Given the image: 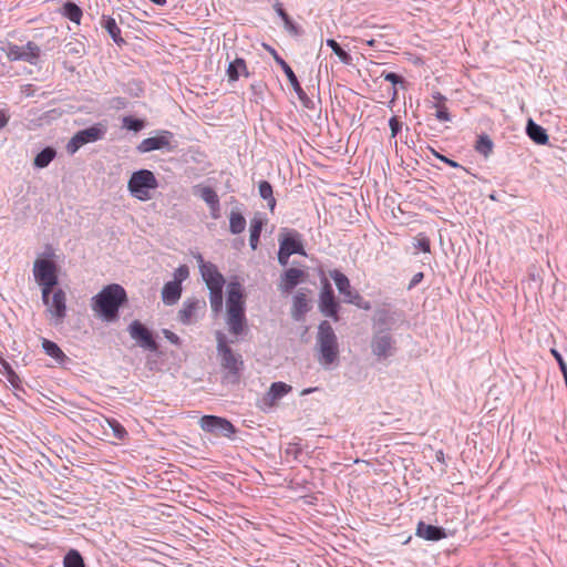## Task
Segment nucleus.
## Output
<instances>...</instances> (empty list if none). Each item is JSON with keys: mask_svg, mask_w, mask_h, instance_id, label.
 I'll use <instances>...</instances> for the list:
<instances>
[{"mask_svg": "<svg viewBox=\"0 0 567 567\" xmlns=\"http://www.w3.org/2000/svg\"><path fill=\"white\" fill-rule=\"evenodd\" d=\"M126 301L125 289L117 284H112L92 298V309L104 321L113 322L118 318V310Z\"/></svg>", "mask_w": 567, "mask_h": 567, "instance_id": "1", "label": "nucleus"}, {"mask_svg": "<svg viewBox=\"0 0 567 567\" xmlns=\"http://www.w3.org/2000/svg\"><path fill=\"white\" fill-rule=\"evenodd\" d=\"M226 306L229 332L239 336L246 328L244 295L239 282L233 281L228 285Z\"/></svg>", "mask_w": 567, "mask_h": 567, "instance_id": "2", "label": "nucleus"}, {"mask_svg": "<svg viewBox=\"0 0 567 567\" xmlns=\"http://www.w3.org/2000/svg\"><path fill=\"white\" fill-rule=\"evenodd\" d=\"M199 262L200 275L209 290L210 308L215 313H218L223 309L225 278L214 264L204 261L202 256H199Z\"/></svg>", "mask_w": 567, "mask_h": 567, "instance_id": "3", "label": "nucleus"}, {"mask_svg": "<svg viewBox=\"0 0 567 567\" xmlns=\"http://www.w3.org/2000/svg\"><path fill=\"white\" fill-rule=\"evenodd\" d=\"M33 277L41 287L42 301L49 305V296L59 282L56 264L47 258H37L33 262Z\"/></svg>", "mask_w": 567, "mask_h": 567, "instance_id": "4", "label": "nucleus"}, {"mask_svg": "<svg viewBox=\"0 0 567 567\" xmlns=\"http://www.w3.org/2000/svg\"><path fill=\"white\" fill-rule=\"evenodd\" d=\"M217 351L220 355V364L227 370L224 375V381L227 383L236 384L239 382L240 372L244 368V361L241 355L235 353L230 347L227 346L225 336L221 332H217Z\"/></svg>", "mask_w": 567, "mask_h": 567, "instance_id": "5", "label": "nucleus"}, {"mask_svg": "<svg viewBox=\"0 0 567 567\" xmlns=\"http://www.w3.org/2000/svg\"><path fill=\"white\" fill-rule=\"evenodd\" d=\"M317 344L319 347L320 364L329 368L338 359L339 344L334 330L328 321H322L318 327Z\"/></svg>", "mask_w": 567, "mask_h": 567, "instance_id": "6", "label": "nucleus"}, {"mask_svg": "<svg viewBox=\"0 0 567 567\" xmlns=\"http://www.w3.org/2000/svg\"><path fill=\"white\" fill-rule=\"evenodd\" d=\"M157 188V178L152 171L146 168L133 172L127 182V189L130 194L141 202L151 200L153 193Z\"/></svg>", "mask_w": 567, "mask_h": 567, "instance_id": "7", "label": "nucleus"}, {"mask_svg": "<svg viewBox=\"0 0 567 567\" xmlns=\"http://www.w3.org/2000/svg\"><path fill=\"white\" fill-rule=\"evenodd\" d=\"M0 51H2L8 61L10 62H25L31 65H37L42 55V50L33 41H28L25 44L19 45L13 42L0 43Z\"/></svg>", "mask_w": 567, "mask_h": 567, "instance_id": "8", "label": "nucleus"}, {"mask_svg": "<svg viewBox=\"0 0 567 567\" xmlns=\"http://www.w3.org/2000/svg\"><path fill=\"white\" fill-rule=\"evenodd\" d=\"M330 277L333 279L338 291L343 296L344 302L354 305L363 310L371 309L370 302L364 300L359 292L352 290L350 280L344 274L334 269L330 271Z\"/></svg>", "mask_w": 567, "mask_h": 567, "instance_id": "9", "label": "nucleus"}, {"mask_svg": "<svg viewBox=\"0 0 567 567\" xmlns=\"http://www.w3.org/2000/svg\"><path fill=\"white\" fill-rule=\"evenodd\" d=\"M104 135L105 128L102 127L100 124L81 130L78 133H75L74 136L69 141L66 145V151L70 154H74L83 145L102 140Z\"/></svg>", "mask_w": 567, "mask_h": 567, "instance_id": "10", "label": "nucleus"}, {"mask_svg": "<svg viewBox=\"0 0 567 567\" xmlns=\"http://www.w3.org/2000/svg\"><path fill=\"white\" fill-rule=\"evenodd\" d=\"M206 311V301L204 298H187L178 311V320L183 324H192L204 316Z\"/></svg>", "mask_w": 567, "mask_h": 567, "instance_id": "11", "label": "nucleus"}, {"mask_svg": "<svg viewBox=\"0 0 567 567\" xmlns=\"http://www.w3.org/2000/svg\"><path fill=\"white\" fill-rule=\"evenodd\" d=\"M174 135L169 131H159L157 135L144 138L137 146L140 153L165 150L172 152L176 145L173 143Z\"/></svg>", "mask_w": 567, "mask_h": 567, "instance_id": "12", "label": "nucleus"}, {"mask_svg": "<svg viewBox=\"0 0 567 567\" xmlns=\"http://www.w3.org/2000/svg\"><path fill=\"white\" fill-rule=\"evenodd\" d=\"M371 350L378 359H386L394 353V339L389 329H379L374 332Z\"/></svg>", "mask_w": 567, "mask_h": 567, "instance_id": "13", "label": "nucleus"}, {"mask_svg": "<svg viewBox=\"0 0 567 567\" xmlns=\"http://www.w3.org/2000/svg\"><path fill=\"white\" fill-rule=\"evenodd\" d=\"M127 330L131 338L135 340L140 347L152 352L158 350V344L155 341L152 331L147 327H145L141 321H132Z\"/></svg>", "mask_w": 567, "mask_h": 567, "instance_id": "14", "label": "nucleus"}, {"mask_svg": "<svg viewBox=\"0 0 567 567\" xmlns=\"http://www.w3.org/2000/svg\"><path fill=\"white\" fill-rule=\"evenodd\" d=\"M200 427L208 433L230 437L235 434V426L226 419L216 415H204L200 419Z\"/></svg>", "mask_w": 567, "mask_h": 567, "instance_id": "15", "label": "nucleus"}, {"mask_svg": "<svg viewBox=\"0 0 567 567\" xmlns=\"http://www.w3.org/2000/svg\"><path fill=\"white\" fill-rule=\"evenodd\" d=\"M339 302L336 299L333 289L329 281H323L322 290L319 298V309L326 317L332 318L334 321L339 320Z\"/></svg>", "mask_w": 567, "mask_h": 567, "instance_id": "16", "label": "nucleus"}, {"mask_svg": "<svg viewBox=\"0 0 567 567\" xmlns=\"http://www.w3.org/2000/svg\"><path fill=\"white\" fill-rule=\"evenodd\" d=\"M52 298L49 296V305L47 311L50 313L55 324H60L63 322L66 316V295L65 292L59 288L53 289Z\"/></svg>", "mask_w": 567, "mask_h": 567, "instance_id": "17", "label": "nucleus"}, {"mask_svg": "<svg viewBox=\"0 0 567 567\" xmlns=\"http://www.w3.org/2000/svg\"><path fill=\"white\" fill-rule=\"evenodd\" d=\"M279 248L289 255L298 254L306 256L301 236L296 230H289L281 235Z\"/></svg>", "mask_w": 567, "mask_h": 567, "instance_id": "18", "label": "nucleus"}, {"mask_svg": "<svg viewBox=\"0 0 567 567\" xmlns=\"http://www.w3.org/2000/svg\"><path fill=\"white\" fill-rule=\"evenodd\" d=\"M415 535L425 540L437 542L446 537V532L443 527L419 522Z\"/></svg>", "mask_w": 567, "mask_h": 567, "instance_id": "19", "label": "nucleus"}, {"mask_svg": "<svg viewBox=\"0 0 567 567\" xmlns=\"http://www.w3.org/2000/svg\"><path fill=\"white\" fill-rule=\"evenodd\" d=\"M303 270L298 268H289L281 276L280 289L284 292H290L305 278Z\"/></svg>", "mask_w": 567, "mask_h": 567, "instance_id": "20", "label": "nucleus"}, {"mask_svg": "<svg viewBox=\"0 0 567 567\" xmlns=\"http://www.w3.org/2000/svg\"><path fill=\"white\" fill-rule=\"evenodd\" d=\"M310 310L309 300L306 293L298 291L292 301L291 317L295 321L305 319L306 313Z\"/></svg>", "mask_w": 567, "mask_h": 567, "instance_id": "21", "label": "nucleus"}, {"mask_svg": "<svg viewBox=\"0 0 567 567\" xmlns=\"http://www.w3.org/2000/svg\"><path fill=\"white\" fill-rule=\"evenodd\" d=\"M526 134L538 145H546L548 143V134L546 130L530 118L526 125Z\"/></svg>", "mask_w": 567, "mask_h": 567, "instance_id": "22", "label": "nucleus"}, {"mask_svg": "<svg viewBox=\"0 0 567 567\" xmlns=\"http://www.w3.org/2000/svg\"><path fill=\"white\" fill-rule=\"evenodd\" d=\"M182 286L177 282L168 281L162 289V300L166 306L175 305L182 296Z\"/></svg>", "mask_w": 567, "mask_h": 567, "instance_id": "23", "label": "nucleus"}, {"mask_svg": "<svg viewBox=\"0 0 567 567\" xmlns=\"http://www.w3.org/2000/svg\"><path fill=\"white\" fill-rule=\"evenodd\" d=\"M284 73L286 74L289 83L291 84L293 91L296 92V94L298 95L299 100L303 103V105L308 106V102L310 101L306 94V92L303 91V89L301 87L295 72L292 71V69L289 66V64H284V66L281 68Z\"/></svg>", "mask_w": 567, "mask_h": 567, "instance_id": "24", "label": "nucleus"}, {"mask_svg": "<svg viewBox=\"0 0 567 567\" xmlns=\"http://www.w3.org/2000/svg\"><path fill=\"white\" fill-rule=\"evenodd\" d=\"M291 390V385L285 382H274L270 385L265 400L269 401L270 404H274L276 401L280 400L286 394H288Z\"/></svg>", "mask_w": 567, "mask_h": 567, "instance_id": "25", "label": "nucleus"}, {"mask_svg": "<svg viewBox=\"0 0 567 567\" xmlns=\"http://www.w3.org/2000/svg\"><path fill=\"white\" fill-rule=\"evenodd\" d=\"M240 74L249 76L245 60L237 58L228 64L227 76L230 82H235L239 79Z\"/></svg>", "mask_w": 567, "mask_h": 567, "instance_id": "26", "label": "nucleus"}, {"mask_svg": "<svg viewBox=\"0 0 567 567\" xmlns=\"http://www.w3.org/2000/svg\"><path fill=\"white\" fill-rule=\"evenodd\" d=\"M101 25L103 29L107 31L112 40L117 43H124L123 38L121 37V29L118 28L114 18L109 16H103L101 20Z\"/></svg>", "mask_w": 567, "mask_h": 567, "instance_id": "27", "label": "nucleus"}, {"mask_svg": "<svg viewBox=\"0 0 567 567\" xmlns=\"http://www.w3.org/2000/svg\"><path fill=\"white\" fill-rule=\"evenodd\" d=\"M56 156V151L51 147H44L41 152L37 154L33 161V165L37 168H44L47 167Z\"/></svg>", "mask_w": 567, "mask_h": 567, "instance_id": "28", "label": "nucleus"}, {"mask_svg": "<svg viewBox=\"0 0 567 567\" xmlns=\"http://www.w3.org/2000/svg\"><path fill=\"white\" fill-rule=\"evenodd\" d=\"M194 194L198 195L208 206L219 203L217 193L210 186L197 185L194 187Z\"/></svg>", "mask_w": 567, "mask_h": 567, "instance_id": "29", "label": "nucleus"}, {"mask_svg": "<svg viewBox=\"0 0 567 567\" xmlns=\"http://www.w3.org/2000/svg\"><path fill=\"white\" fill-rule=\"evenodd\" d=\"M61 13L63 17L68 18L70 21L74 23H80L82 18V9L74 2L66 1L62 8Z\"/></svg>", "mask_w": 567, "mask_h": 567, "instance_id": "30", "label": "nucleus"}, {"mask_svg": "<svg viewBox=\"0 0 567 567\" xmlns=\"http://www.w3.org/2000/svg\"><path fill=\"white\" fill-rule=\"evenodd\" d=\"M246 228V219L241 213L231 210L229 214V231L234 235L241 234Z\"/></svg>", "mask_w": 567, "mask_h": 567, "instance_id": "31", "label": "nucleus"}, {"mask_svg": "<svg viewBox=\"0 0 567 567\" xmlns=\"http://www.w3.org/2000/svg\"><path fill=\"white\" fill-rule=\"evenodd\" d=\"M259 195L262 199L267 200L268 207L274 212L276 207V198L274 197L272 186L267 181H261L258 185Z\"/></svg>", "mask_w": 567, "mask_h": 567, "instance_id": "32", "label": "nucleus"}, {"mask_svg": "<svg viewBox=\"0 0 567 567\" xmlns=\"http://www.w3.org/2000/svg\"><path fill=\"white\" fill-rule=\"evenodd\" d=\"M42 348L49 357L53 358L58 362H62L66 358L60 347L51 340L43 339Z\"/></svg>", "mask_w": 567, "mask_h": 567, "instance_id": "33", "label": "nucleus"}, {"mask_svg": "<svg viewBox=\"0 0 567 567\" xmlns=\"http://www.w3.org/2000/svg\"><path fill=\"white\" fill-rule=\"evenodd\" d=\"M122 91L132 97H140L144 92V86L140 80L131 79L122 84Z\"/></svg>", "mask_w": 567, "mask_h": 567, "instance_id": "34", "label": "nucleus"}, {"mask_svg": "<svg viewBox=\"0 0 567 567\" xmlns=\"http://www.w3.org/2000/svg\"><path fill=\"white\" fill-rule=\"evenodd\" d=\"M327 45L329 48H331V50L333 51V53L339 58V60L346 64V65H350L352 64V56L350 53H348L346 50H343L340 44L333 40V39H328L326 41Z\"/></svg>", "mask_w": 567, "mask_h": 567, "instance_id": "35", "label": "nucleus"}, {"mask_svg": "<svg viewBox=\"0 0 567 567\" xmlns=\"http://www.w3.org/2000/svg\"><path fill=\"white\" fill-rule=\"evenodd\" d=\"M262 220L259 218H254L250 221V237H249V244L250 247L255 250L258 246L261 229H262Z\"/></svg>", "mask_w": 567, "mask_h": 567, "instance_id": "36", "label": "nucleus"}, {"mask_svg": "<svg viewBox=\"0 0 567 567\" xmlns=\"http://www.w3.org/2000/svg\"><path fill=\"white\" fill-rule=\"evenodd\" d=\"M494 143L491 137L486 134L480 135L475 144L477 153L487 157L493 152Z\"/></svg>", "mask_w": 567, "mask_h": 567, "instance_id": "37", "label": "nucleus"}, {"mask_svg": "<svg viewBox=\"0 0 567 567\" xmlns=\"http://www.w3.org/2000/svg\"><path fill=\"white\" fill-rule=\"evenodd\" d=\"M64 567H85L83 557L76 549H70L64 556Z\"/></svg>", "mask_w": 567, "mask_h": 567, "instance_id": "38", "label": "nucleus"}, {"mask_svg": "<svg viewBox=\"0 0 567 567\" xmlns=\"http://www.w3.org/2000/svg\"><path fill=\"white\" fill-rule=\"evenodd\" d=\"M107 425L111 427L115 439L123 441L127 436V431L116 419H106Z\"/></svg>", "mask_w": 567, "mask_h": 567, "instance_id": "39", "label": "nucleus"}, {"mask_svg": "<svg viewBox=\"0 0 567 567\" xmlns=\"http://www.w3.org/2000/svg\"><path fill=\"white\" fill-rule=\"evenodd\" d=\"M64 48L65 53L69 55L82 56L85 53V47L80 41H70Z\"/></svg>", "mask_w": 567, "mask_h": 567, "instance_id": "40", "label": "nucleus"}, {"mask_svg": "<svg viewBox=\"0 0 567 567\" xmlns=\"http://www.w3.org/2000/svg\"><path fill=\"white\" fill-rule=\"evenodd\" d=\"M381 76L385 81H388V82L393 84V99H394L396 96V94H398V90H396L395 85L396 84L403 85L405 83L404 79L401 75H399V74H396L394 72H383L381 74Z\"/></svg>", "mask_w": 567, "mask_h": 567, "instance_id": "41", "label": "nucleus"}, {"mask_svg": "<svg viewBox=\"0 0 567 567\" xmlns=\"http://www.w3.org/2000/svg\"><path fill=\"white\" fill-rule=\"evenodd\" d=\"M123 126L130 131L138 132L144 127V122L140 118L125 116L123 118Z\"/></svg>", "mask_w": 567, "mask_h": 567, "instance_id": "42", "label": "nucleus"}, {"mask_svg": "<svg viewBox=\"0 0 567 567\" xmlns=\"http://www.w3.org/2000/svg\"><path fill=\"white\" fill-rule=\"evenodd\" d=\"M414 247L423 252H431L430 239L423 234H419L415 237Z\"/></svg>", "mask_w": 567, "mask_h": 567, "instance_id": "43", "label": "nucleus"}, {"mask_svg": "<svg viewBox=\"0 0 567 567\" xmlns=\"http://www.w3.org/2000/svg\"><path fill=\"white\" fill-rule=\"evenodd\" d=\"M189 276V269L186 265H181L178 268L174 271V279L172 282H177L179 286H182V282L186 280Z\"/></svg>", "mask_w": 567, "mask_h": 567, "instance_id": "44", "label": "nucleus"}, {"mask_svg": "<svg viewBox=\"0 0 567 567\" xmlns=\"http://www.w3.org/2000/svg\"><path fill=\"white\" fill-rule=\"evenodd\" d=\"M436 107V118L441 122H449L451 121L450 113L447 111V107L444 104H435Z\"/></svg>", "mask_w": 567, "mask_h": 567, "instance_id": "45", "label": "nucleus"}, {"mask_svg": "<svg viewBox=\"0 0 567 567\" xmlns=\"http://www.w3.org/2000/svg\"><path fill=\"white\" fill-rule=\"evenodd\" d=\"M389 126H390V130H391V138H395L396 135L402 130V123L399 121V118L396 116H392L389 120Z\"/></svg>", "mask_w": 567, "mask_h": 567, "instance_id": "46", "label": "nucleus"}, {"mask_svg": "<svg viewBox=\"0 0 567 567\" xmlns=\"http://www.w3.org/2000/svg\"><path fill=\"white\" fill-rule=\"evenodd\" d=\"M432 153L433 155L439 158L440 161H442L443 163L447 164L449 166L451 167H454V168H463L465 169L462 165H460L457 162L440 154L439 152H436L435 150H432Z\"/></svg>", "mask_w": 567, "mask_h": 567, "instance_id": "47", "label": "nucleus"}, {"mask_svg": "<svg viewBox=\"0 0 567 567\" xmlns=\"http://www.w3.org/2000/svg\"><path fill=\"white\" fill-rule=\"evenodd\" d=\"M6 378L14 389H20L21 380L14 370H10L7 373Z\"/></svg>", "mask_w": 567, "mask_h": 567, "instance_id": "48", "label": "nucleus"}, {"mask_svg": "<svg viewBox=\"0 0 567 567\" xmlns=\"http://www.w3.org/2000/svg\"><path fill=\"white\" fill-rule=\"evenodd\" d=\"M164 337L173 344L179 346L181 344V338L174 333L173 331L168 329L163 330Z\"/></svg>", "mask_w": 567, "mask_h": 567, "instance_id": "49", "label": "nucleus"}, {"mask_svg": "<svg viewBox=\"0 0 567 567\" xmlns=\"http://www.w3.org/2000/svg\"><path fill=\"white\" fill-rule=\"evenodd\" d=\"M551 354L556 359V361H557V363L559 365L560 372L567 371V364H566L563 355L556 349H551Z\"/></svg>", "mask_w": 567, "mask_h": 567, "instance_id": "50", "label": "nucleus"}, {"mask_svg": "<svg viewBox=\"0 0 567 567\" xmlns=\"http://www.w3.org/2000/svg\"><path fill=\"white\" fill-rule=\"evenodd\" d=\"M377 323L379 326H388L390 323V316L386 311H379L377 313Z\"/></svg>", "mask_w": 567, "mask_h": 567, "instance_id": "51", "label": "nucleus"}, {"mask_svg": "<svg viewBox=\"0 0 567 567\" xmlns=\"http://www.w3.org/2000/svg\"><path fill=\"white\" fill-rule=\"evenodd\" d=\"M284 21V24H285V28L293 33V34H298L299 33V28L298 25L291 20L290 17L286 18Z\"/></svg>", "mask_w": 567, "mask_h": 567, "instance_id": "52", "label": "nucleus"}, {"mask_svg": "<svg viewBox=\"0 0 567 567\" xmlns=\"http://www.w3.org/2000/svg\"><path fill=\"white\" fill-rule=\"evenodd\" d=\"M423 278H424L423 272H416L412 277V279H411V281H410L409 286H408V289L411 290L412 288H414L416 285H419L423 280Z\"/></svg>", "mask_w": 567, "mask_h": 567, "instance_id": "53", "label": "nucleus"}, {"mask_svg": "<svg viewBox=\"0 0 567 567\" xmlns=\"http://www.w3.org/2000/svg\"><path fill=\"white\" fill-rule=\"evenodd\" d=\"M290 256L291 255H289L288 252H286V251H284L282 249L279 248V251H278V262L281 266H284V267L287 266Z\"/></svg>", "mask_w": 567, "mask_h": 567, "instance_id": "54", "label": "nucleus"}, {"mask_svg": "<svg viewBox=\"0 0 567 567\" xmlns=\"http://www.w3.org/2000/svg\"><path fill=\"white\" fill-rule=\"evenodd\" d=\"M208 207H209L212 218L218 219L220 217V203L210 205Z\"/></svg>", "mask_w": 567, "mask_h": 567, "instance_id": "55", "label": "nucleus"}, {"mask_svg": "<svg viewBox=\"0 0 567 567\" xmlns=\"http://www.w3.org/2000/svg\"><path fill=\"white\" fill-rule=\"evenodd\" d=\"M277 14L282 19L285 20L286 18L289 17V14L285 11V9L282 8L281 3L277 2L275 6H274Z\"/></svg>", "mask_w": 567, "mask_h": 567, "instance_id": "56", "label": "nucleus"}, {"mask_svg": "<svg viewBox=\"0 0 567 567\" xmlns=\"http://www.w3.org/2000/svg\"><path fill=\"white\" fill-rule=\"evenodd\" d=\"M8 122H9V115L7 114L6 111L0 110V128H3L4 126H7Z\"/></svg>", "mask_w": 567, "mask_h": 567, "instance_id": "57", "label": "nucleus"}, {"mask_svg": "<svg viewBox=\"0 0 567 567\" xmlns=\"http://www.w3.org/2000/svg\"><path fill=\"white\" fill-rule=\"evenodd\" d=\"M270 51L274 56V60L276 61L277 64L280 65V68H282L284 64H287V62L276 52V50L271 49Z\"/></svg>", "mask_w": 567, "mask_h": 567, "instance_id": "58", "label": "nucleus"}, {"mask_svg": "<svg viewBox=\"0 0 567 567\" xmlns=\"http://www.w3.org/2000/svg\"><path fill=\"white\" fill-rule=\"evenodd\" d=\"M270 51L274 56V60L276 61L277 64L280 65V68H282L284 64H287V62L276 52V50L271 49Z\"/></svg>", "mask_w": 567, "mask_h": 567, "instance_id": "59", "label": "nucleus"}, {"mask_svg": "<svg viewBox=\"0 0 567 567\" xmlns=\"http://www.w3.org/2000/svg\"><path fill=\"white\" fill-rule=\"evenodd\" d=\"M433 99L437 102L436 104H444L443 102L446 101V97L442 95L440 92L434 93Z\"/></svg>", "mask_w": 567, "mask_h": 567, "instance_id": "60", "label": "nucleus"}, {"mask_svg": "<svg viewBox=\"0 0 567 567\" xmlns=\"http://www.w3.org/2000/svg\"><path fill=\"white\" fill-rule=\"evenodd\" d=\"M2 367H3V370H4V374L7 375V373L10 371V370H13L12 367L4 360H2Z\"/></svg>", "mask_w": 567, "mask_h": 567, "instance_id": "61", "label": "nucleus"}, {"mask_svg": "<svg viewBox=\"0 0 567 567\" xmlns=\"http://www.w3.org/2000/svg\"><path fill=\"white\" fill-rule=\"evenodd\" d=\"M150 1L159 7H164L167 2L166 0H150Z\"/></svg>", "mask_w": 567, "mask_h": 567, "instance_id": "62", "label": "nucleus"}, {"mask_svg": "<svg viewBox=\"0 0 567 567\" xmlns=\"http://www.w3.org/2000/svg\"><path fill=\"white\" fill-rule=\"evenodd\" d=\"M317 389L316 388H308V389H305L301 391V395H307V394H310L312 393L313 391H316Z\"/></svg>", "mask_w": 567, "mask_h": 567, "instance_id": "63", "label": "nucleus"}, {"mask_svg": "<svg viewBox=\"0 0 567 567\" xmlns=\"http://www.w3.org/2000/svg\"><path fill=\"white\" fill-rule=\"evenodd\" d=\"M563 377H564V381H565V384H566V388H567V370L565 372H561Z\"/></svg>", "mask_w": 567, "mask_h": 567, "instance_id": "64", "label": "nucleus"}]
</instances>
